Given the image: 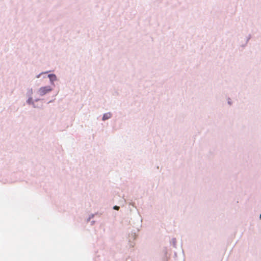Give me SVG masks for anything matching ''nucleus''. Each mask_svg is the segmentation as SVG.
Instances as JSON below:
<instances>
[{
  "instance_id": "1",
  "label": "nucleus",
  "mask_w": 261,
  "mask_h": 261,
  "mask_svg": "<svg viewBox=\"0 0 261 261\" xmlns=\"http://www.w3.org/2000/svg\"><path fill=\"white\" fill-rule=\"evenodd\" d=\"M52 90L50 86H45L41 87L38 92L39 94L41 96H43L46 94L47 93L51 91Z\"/></svg>"
},
{
  "instance_id": "2",
  "label": "nucleus",
  "mask_w": 261,
  "mask_h": 261,
  "mask_svg": "<svg viewBox=\"0 0 261 261\" xmlns=\"http://www.w3.org/2000/svg\"><path fill=\"white\" fill-rule=\"evenodd\" d=\"M50 81L53 83L54 81L56 80V76L55 74H50L48 75Z\"/></svg>"
},
{
  "instance_id": "4",
  "label": "nucleus",
  "mask_w": 261,
  "mask_h": 261,
  "mask_svg": "<svg viewBox=\"0 0 261 261\" xmlns=\"http://www.w3.org/2000/svg\"><path fill=\"white\" fill-rule=\"evenodd\" d=\"M114 209L116 210H119V207L118 206L115 205L114 206Z\"/></svg>"
},
{
  "instance_id": "5",
  "label": "nucleus",
  "mask_w": 261,
  "mask_h": 261,
  "mask_svg": "<svg viewBox=\"0 0 261 261\" xmlns=\"http://www.w3.org/2000/svg\"><path fill=\"white\" fill-rule=\"evenodd\" d=\"M260 218L261 219V214H260Z\"/></svg>"
},
{
  "instance_id": "3",
  "label": "nucleus",
  "mask_w": 261,
  "mask_h": 261,
  "mask_svg": "<svg viewBox=\"0 0 261 261\" xmlns=\"http://www.w3.org/2000/svg\"><path fill=\"white\" fill-rule=\"evenodd\" d=\"M111 114L109 113L105 114L103 116L102 119L103 120L108 119L111 117Z\"/></svg>"
}]
</instances>
